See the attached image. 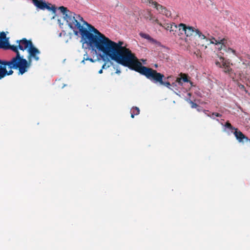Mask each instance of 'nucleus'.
Listing matches in <instances>:
<instances>
[{
	"label": "nucleus",
	"instance_id": "f257e3e1",
	"mask_svg": "<svg viewBox=\"0 0 250 250\" xmlns=\"http://www.w3.org/2000/svg\"><path fill=\"white\" fill-rule=\"evenodd\" d=\"M68 26L73 30L76 36L80 34L82 39L87 44L94 40V36L98 38L103 34L94 26L85 21L80 15L76 14L63 6L59 7Z\"/></svg>",
	"mask_w": 250,
	"mask_h": 250
},
{
	"label": "nucleus",
	"instance_id": "f03ea898",
	"mask_svg": "<svg viewBox=\"0 0 250 250\" xmlns=\"http://www.w3.org/2000/svg\"><path fill=\"white\" fill-rule=\"evenodd\" d=\"M115 44V52L118 58L117 62L137 72L142 66V63L129 48L122 46L123 42L119 41Z\"/></svg>",
	"mask_w": 250,
	"mask_h": 250
},
{
	"label": "nucleus",
	"instance_id": "7ed1b4c3",
	"mask_svg": "<svg viewBox=\"0 0 250 250\" xmlns=\"http://www.w3.org/2000/svg\"><path fill=\"white\" fill-rule=\"evenodd\" d=\"M98 38L94 36V40L89 44L93 50L102 52L104 56L109 57L112 60L117 62L118 58L115 54V42L111 41L104 34L100 35Z\"/></svg>",
	"mask_w": 250,
	"mask_h": 250
},
{
	"label": "nucleus",
	"instance_id": "20e7f679",
	"mask_svg": "<svg viewBox=\"0 0 250 250\" xmlns=\"http://www.w3.org/2000/svg\"><path fill=\"white\" fill-rule=\"evenodd\" d=\"M137 72L145 76L147 79H149L153 83L165 86L171 89L170 87L171 84L168 81V80L171 78V76L165 77L164 75L158 72L156 70L147 67L143 65ZM174 84V83H173L172 85Z\"/></svg>",
	"mask_w": 250,
	"mask_h": 250
},
{
	"label": "nucleus",
	"instance_id": "39448f33",
	"mask_svg": "<svg viewBox=\"0 0 250 250\" xmlns=\"http://www.w3.org/2000/svg\"><path fill=\"white\" fill-rule=\"evenodd\" d=\"M24 65L21 62L16 61V59L9 61L0 59V80L6 76L12 75L14 73L12 69L18 70L19 75H23L27 72Z\"/></svg>",
	"mask_w": 250,
	"mask_h": 250
},
{
	"label": "nucleus",
	"instance_id": "423d86ee",
	"mask_svg": "<svg viewBox=\"0 0 250 250\" xmlns=\"http://www.w3.org/2000/svg\"><path fill=\"white\" fill-rule=\"evenodd\" d=\"M27 51L28 53L27 57L28 60L23 58V60L25 62H21V63L23 65H24V66H25L26 70L28 71L31 66L32 59H34L36 61L39 60L40 58L39 55L40 54L41 52L40 50L33 45L27 49Z\"/></svg>",
	"mask_w": 250,
	"mask_h": 250
},
{
	"label": "nucleus",
	"instance_id": "0eeeda50",
	"mask_svg": "<svg viewBox=\"0 0 250 250\" xmlns=\"http://www.w3.org/2000/svg\"><path fill=\"white\" fill-rule=\"evenodd\" d=\"M179 30L183 34L184 32L187 37H190L193 35H197L199 38H204L205 35L203 34L198 29H195L194 27L190 26H187L184 23H180L178 25Z\"/></svg>",
	"mask_w": 250,
	"mask_h": 250
},
{
	"label": "nucleus",
	"instance_id": "6e6552de",
	"mask_svg": "<svg viewBox=\"0 0 250 250\" xmlns=\"http://www.w3.org/2000/svg\"><path fill=\"white\" fill-rule=\"evenodd\" d=\"M200 40L205 41V42H203L201 45L204 46L205 48H207L208 46L211 44H215L216 45L221 44V48H220L221 49L223 46H225L227 42V40L225 38L221 39L220 38H218V39H216L213 37L210 36L208 34V36L205 35L204 38H200Z\"/></svg>",
	"mask_w": 250,
	"mask_h": 250
},
{
	"label": "nucleus",
	"instance_id": "1a4fd4ad",
	"mask_svg": "<svg viewBox=\"0 0 250 250\" xmlns=\"http://www.w3.org/2000/svg\"><path fill=\"white\" fill-rule=\"evenodd\" d=\"M1 49H10L15 52L16 53V56L13 57L11 60H16L17 62H25V61L23 60V56H21L19 51V45H10L9 42H7V46L4 48H1Z\"/></svg>",
	"mask_w": 250,
	"mask_h": 250
},
{
	"label": "nucleus",
	"instance_id": "9d476101",
	"mask_svg": "<svg viewBox=\"0 0 250 250\" xmlns=\"http://www.w3.org/2000/svg\"><path fill=\"white\" fill-rule=\"evenodd\" d=\"M34 4L38 8L42 10L45 9L52 10L53 13H55L56 11V7L55 5H52L51 7L48 5L46 3L42 0H32Z\"/></svg>",
	"mask_w": 250,
	"mask_h": 250
},
{
	"label": "nucleus",
	"instance_id": "9b49d317",
	"mask_svg": "<svg viewBox=\"0 0 250 250\" xmlns=\"http://www.w3.org/2000/svg\"><path fill=\"white\" fill-rule=\"evenodd\" d=\"M16 42L19 44V49L22 51H24L26 49H28L33 45L31 41H28L26 38H23L21 40H18Z\"/></svg>",
	"mask_w": 250,
	"mask_h": 250
},
{
	"label": "nucleus",
	"instance_id": "f8f14e48",
	"mask_svg": "<svg viewBox=\"0 0 250 250\" xmlns=\"http://www.w3.org/2000/svg\"><path fill=\"white\" fill-rule=\"evenodd\" d=\"M233 133L236 139L239 143H244L248 142H250V139L238 129H236Z\"/></svg>",
	"mask_w": 250,
	"mask_h": 250
},
{
	"label": "nucleus",
	"instance_id": "ddd939ff",
	"mask_svg": "<svg viewBox=\"0 0 250 250\" xmlns=\"http://www.w3.org/2000/svg\"><path fill=\"white\" fill-rule=\"evenodd\" d=\"M220 62H215V64L217 66L223 68L224 71L225 73H229L230 71H231V68L230 67L229 65L224 61V59L223 57L220 58Z\"/></svg>",
	"mask_w": 250,
	"mask_h": 250
},
{
	"label": "nucleus",
	"instance_id": "4468645a",
	"mask_svg": "<svg viewBox=\"0 0 250 250\" xmlns=\"http://www.w3.org/2000/svg\"><path fill=\"white\" fill-rule=\"evenodd\" d=\"M160 26L163 27L165 29H166L167 30H169L170 32L172 33L174 35L176 36V29L178 28V26H177L174 23H164L162 24V25Z\"/></svg>",
	"mask_w": 250,
	"mask_h": 250
},
{
	"label": "nucleus",
	"instance_id": "2eb2a0df",
	"mask_svg": "<svg viewBox=\"0 0 250 250\" xmlns=\"http://www.w3.org/2000/svg\"><path fill=\"white\" fill-rule=\"evenodd\" d=\"M8 42L5 33L4 32H1L0 34V48L6 47Z\"/></svg>",
	"mask_w": 250,
	"mask_h": 250
},
{
	"label": "nucleus",
	"instance_id": "dca6fc26",
	"mask_svg": "<svg viewBox=\"0 0 250 250\" xmlns=\"http://www.w3.org/2000/svg\"><path fill=\"white\" fill-rule=\"evenodd\" d=\"M152 5L154 6V7L160 13L161 11L164 9L165 7L163 5L159 4L157 2L154 1L152 2Z\"/></svg>",
	"mask_w": 250,
	"mask_h": 250
},
{
	"label": "nucleus",
	"instance_id": "f3484780",
	"mask_svg": "<svg viewBox=\"0 0 250 250\" xmlns=\"http://www.w3.org/2000/svg\"><path fill=\"white\" fill-rule=\"evenodd\" d=\"M140 36L144 39L148 40V41L152 42L155 43L156 42V40L151 38L148 34L143 33H140Z\"/></svg>",
	"mask_w": 250,
	"mask_h": 250
},
{
	"label": "nucleus",
	"instance_id": "a211bd4d",
	"mask_svg": "<svg viewBox=\"0 0 250 250\" xmlns=\"http://www.w3.org/2000/svg\"><path fill=\"white\" fill-rule=\"evenodd\" d=\"M140 113V109L137 107H133L131 109V117L133 118L135 115H137Z\"/></svg>",
	"mask_w": 250,
	"mask_h": 250
},
{
	"label": "nucleus",
	"instance_id": "6ab92c4d",
	"mask_svg": "<svg viewBox=\"0 0 250 250\" xmlns=\"http://www.w3.org/2000/svg\"><path fill=\"white\" fill-rule=\"evenodd\" d=\"M149 21H151L153 23H156L158 24L159 25H162V23L159 22L158 20L156 19L155 17L153 16L150 13L149 15Z\"/></svg>",
	"mask_w": 250,
	"mask_h": 250
},
{
	"label": "nucleus",
	"instance_id": "aec40b11",
	"mask_svg": "<svg viewBox=\"0 0 250 250\" xmlns=\"http://www.w3.org/2000/svg\"><path fill=\"white\" fill-rule=\"evenodd\" d=\"M161 13L165 15L167 17L171 16V14L170 11L167 10L166 7H165L164 9L161 11Z\"/></svg>",
	"mask_w": 250,
	"mask_h": 250
},
{
	"label": "nucleus",
	"instance_id": "412c9836",
	"mask_svg": "<svg viewBox=\"0 0 250 250\" xmlns=\"http://www.w3.org/2000/svg\"><path fill=\"white\" fill-rule=\"evenodd\" d=\"M225 126L226 128H228L229 129L231 130V131L234 130V131H235V129H237L236 128H235L234 127H233L229 121H227L226 123V124L225 125Z\"/></svg>",
	"mask_w": 250,
	"mask_h": 250
},
{
	"label": "nucleus",
	"instance_id": "4be33fe9",
	"mask_svg": "<svg viewBox=\"0 0 250 250\" xmlns=\"http://www.w3.org/2000/svg\"><path fill=\"white\" fill-rule=\"evenodd\" d=\"M85 61H89L92 62H94L95 61L93 60L92 58H89L86 54L84 55L83 59L82 61L81 62L84 63Z\"/></svg>",
	"mask_w": 250,
	"mask_h": 250
},
{
	"label": "nucleus",
	"instance_id": "5701e85b",
	"mask_svg": "<svg viewBox=\"0 0 250 250\" xmlns=\"http://www.w3.org/2000/svg\"><path fill=\"white\" fill-rule=\"evenodd\" d=\"M180 76L182 78V82H188L187 75H186V74L181 73Z\"/></svg>",
	"mask_w": 250,
	"mask_h": 250
},
{
	"label": "nucleus",
	"instance_id": "b1692460",
	"mask_svg": "<svg viewBox=\"0 0 250 250\" xmlns=\"http://www.w3.org/2000/svg\"><path fill=\"white\" fill-rule=\"evenodd\" d=\"M141 1L142 3H145L147 5H150V4L152 5V2L154 1L152 0H141Z\"/></svg>",
	"mask_w": 250,
	"mask_h": 250
},
{
	"label": "nucleus",
	"instance_id": "393cba45",
	"mask_svg": "<svg viewBox=\"0 0 250 250\" xmlns=\"http://www.w3.org/2000/svg\"><path fill=\"white\" fill-rule=\"evenodd\" d=\"M238 87H239L240 89H241V90H243L245 91L246 93L247 92V90H246V88H245V86H244L243 84H241V83H238Z\"/></svg>",
	"mask_w": 250,
	"mask_h": 250
},
{
	"label": "nucleus",
	"instance_id": "a878e982",
	"mask_svg": "<svg viewBox=\"0 0 250 250\" xmlns=\"http://www.w3.org/2000/svg\"><path fill=\"white\" fill-rule=\"evenodd\" d=\"M189 104H191V108H196V107L198 106V105L197 104H196V103H194V102H192V101H190H190H189Z\"/></svg>",
	"mask_w": 250,
	"mask_h": 250
},
{
	"label": "nucleus",
	"instance_id": "bb28decb",
	"mask_svg": "<svg viewBox=\"0 0 250 250\" xmlns=\"http://www.w3.org/2000/svg\"><path fill=\"white\" fill-rule=\"evenodd\" d=\"M176 82L181 84L183 83L181 77L177 78Z\"/></svg>",
	"mask_w": 250,
	"mask_h": 250
},
{
	"label": "nucleus",
	"instance_id": "cd10ccee",
	"mask_svg": "<svg viewBox=\"0 0 250 250\" xmlns=\"http://www.w3.org/2000/svg\"><path fill=\"white\" fill-rule=\"evenodd\" d=\"M212 116H215L216 117H220L222 116V115L220 114V113H216V112H213L212 113Z\"/></svg>",
	"mask_w": 250,
	"mask_h": 250
},
{
	"label": "nucleus",
	"instance_id": "c85d7f7f",
	"mask_svg": "<svg viewBox=\"0 0 250 250\" xmlns=\"http://www.w3.org/2000/svg\"><path fill=\"white\" fill-rule=\"evenodd\" d=\"M228 50H229V51H230V52H232L234 54H235V55L236 54L235 50H233V49L229 48Z\"/></svg>",
	"mask_w": 250,
	"mask_h": 250
},
{
	"label": "nucleus",
	"instance_id": "c756f323",
	"mask_svg": "<svg viewBox=\"0 0 250 250\" xmlns=\"http://www.w3.org/2000/svg\"><path fill=\"white\" fill-rule=\"evenodd\" d=\"M105 65H106V63H104L103 65V66H102V69H104V68H105Z\"/></svg>",
	"mask_w": 250,
	"mask_h": 250
},
{
	"label": "nucleus",
	"instance_id": "7c9ffc66",
	"mask_svg": "<svg viewBox=\"0 0 250 250\" xmlns=\"http://www.w3.org/2000/svg\"><path fill=\"white\" fill-rule=\"evenodd\" d=\"M103 73V69H100L99 71V74H102Z\"/></svg>",
	"mask_w": 250,
	"mask_h": 250
},
{
	"label": "nucleus",
	"instance_id": "2f4dec72",
	"mask_svg": "<svg viewBox=\"0 0 250 250\" xmlns=\"http://www.w3.org/2000/svg\"><path fill=\"white\" fill-rule=\"evenodd\" d=\"M248 59H250V55H248Z\"/></svg>",
	"mask_w": 250,
	"mask_h": 250
},
{
	"label": "nucleus",
	"instance_id": "473e14b6",
	"mask_svg": "<svg viewBox=\"0 0 250 250\" xmlns=\"http://www.w3.org/2000/svg\"><path fill=\"white\" fill-rule=\"evenodd\" d=\"M248 80H250V76L248 78Z\"/></svg>",
	"mask_w": 250,
	"mask_h": 250
}]
</instances>
